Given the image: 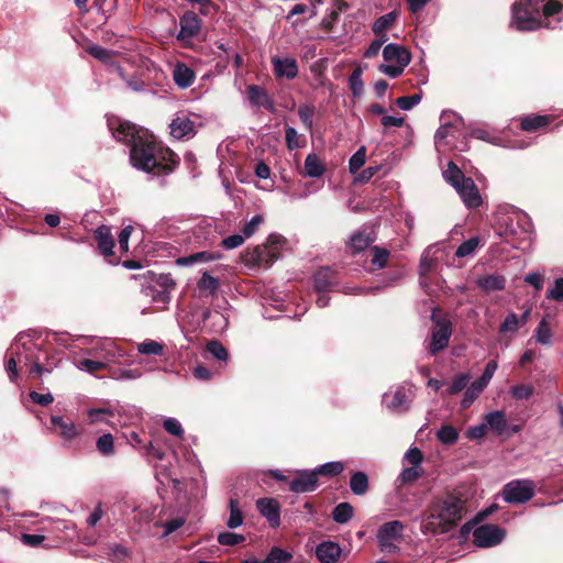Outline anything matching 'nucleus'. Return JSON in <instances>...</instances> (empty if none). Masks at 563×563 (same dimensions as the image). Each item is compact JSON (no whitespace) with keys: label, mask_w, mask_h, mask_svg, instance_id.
<instances>
[{"label":"nucleus","mask_w":563,"mask_h":563,"mask_svg":"<svg viewBox=\"0 0 563 563\" xmlns=\"http://www.w3.org/2000/svg\"><path fill=\"white\" fill-rule=\"evenodd\" d=\"M163 427L168 433L175 437L181 438L184 435L181 423L175 418H166L163 422Z\"/></svg>","instance_id":"338daca9"},{"label":"nucleus","mask_w":563,"mask_h":563,"mask_svg":"<svg viewBox=\"0 0 563 563\" xmlns=\"http://www.w3.org/2000/svg\"><path fill=\"white\" fill-rule=\"evenodd\" d=\"M208 352L219 361H227V349L219 341H210L207 345Z\"/></svg>","instance_id":"e2e57ef3"},{"label":"nucleus","mask_w":563,"mask_h":563,"mask_svg":"<svg viewBox=\"0 0 563 563\" xmlns=\"http://www.w3.org/2000/svg\"><path fill=\"white\" fill-rule=\"evenodd\" d=\"M292 555L278 547H273L267 556L264 559L265 563H288Z\"/></svg>","instance_id":"49530a36"},{"label":"nucleus","mask_w":563,"mask_h":563,"mask_svg":"<svg viewBox=\"0 0 563 563\" xmlns=\"http://www.w3.org/2000/svg\"><path fill=\"white\" fill-rule=\"evenodd\" d=\"M470 382V375L468 374H460L455 376L450 384V386L442 393V395H456L463 389H465Z\"/></svg>","instance_id":"c03bdc74"},{"label":"nucleus","mask_w":563,"mask_h":563,"mask_svg":"<svg viewBox=\"0 0 563 563\" xmlns=\"http://www.w3.org/2000/svg\"><path fill=\"white\" fill-rule=\"evenodd\" d=\"M534 339H536L537 343L542 344V345H551L552 344V332L550 330L548 322L544 319H542L539 322V324L534 331Z\"/></svg>","instance_id":"37998d69"},{"label":"nucleus","mask_w":563,"mask_h":563,"mask_svg":"<svg viewBox=\"0 0 563 563\" xmlns=\"http://www.w3.org/2000/svg\"><path fill=\"white\" fill-rule=\"evenodd\" d=\"M222 257L219 252L201 251L187 256L177 258L176 263L179 266H191L198 263H208L220 260Z\"/></svg>","instance_id":"cd10ccee"},{"label":"nucleus","mask_w":563,"mask_h":563,"mask_svg":"<svg viewBox=\"0 0 563 563\" xmlns=\"http://www.w3.org/2000/svg\"><path fill=\"white\" fill-rule=\"evenodd\" d=\"M506 536L504 529L495 525H483L473 532V542L479 548H490L499 544Z\"/></svg>","instance_id":"9d476101"},{"label":"nucleus","mask_w":563,"mask_h":563,"mask_svg":"<svg viewBox=\"0 0 563 563\" xmlns=\"http://www.w3.org/2000/svg\"><path fill=\"white\" fill-rule=\"evenodd\" d=\"M484 422L487 424V430L489 429L495 435H503L508 430L511 433H517L519 431V427H510L506 419V413L503 410H493L484 416Z\"/></svg>","instance_id":"2eb2a0df"},{"label":"nucleus","mask_w":563,"mask_h":563,"mask_svg":"<svg viewBox=\"0 0 563 563\" xmlns=\"http://www.w3.org/2000/svg\"><path fill=\"white\" fill-rule=\"evenodd\" d=\"M441 125L434 134V144L438 151L451 146L450 137H455V132L463 124V120L453 111H443L440 117Z\"/></svg>","instance_id":"39448f33"},{"label":"nucleus","mask_w":563,"mask_h":563,"mask_svg":"<svg viewBox=\"0 0 563 563\" xmlns=\"http://www.w3.org/2000/svg\"><path fill=\"white\" fill-rule=\"evenodd\" d=\"M437 437L444 444H453L459 439V432L452 426L444 424L437 431Z\"/></svg>","instance_id":"de8ad7c7"},{"label":"nucleus","mask_w":563,"mask_h":563,"mask_svg":"<svg viewBox=\"0 0 563 563\" xmlns=\"http://www.w3.org/2000/svg\"><path fill=\"white\" fill-rule=\"evenodd\" d=\"M547 298L563 301V278L559 277L554 280L553 286L548 290Z\"/></svg>","instance_id":"774afa93"},{"label":"nucleus","mask_w":563,"mask_h":563,"mask_svg":"<svg viewBox=\"0 0 563 563\" xmlns=\"http://www.w3.org/2000/svg\"><path fill=\"white\" fill-rule=\"evenodd\" d=\"M421 99H422L421 92L415 93L412 96H404V97H399L396 100V104L398 106L399 109H401L404 111H408V110L412 109L415 106L419 104Z\"/></svg>","instance_id":"13d9d810"},{"label":"nucleus","mask_w":563,"mask_h":563,"mask_svg":"<svg viewBox=\"0 0 563 563\" xmlns=\"http://www.w3.org/2000/svg\"><path fill=\"white\" fill-rule=\"evenodd\" d=\"M218 278L211 276L209 273L205 272L201 278L198 282V288L202 291H208L209 294H214L219 288Z\"/></svg>","instance_id":"8fccbe9b"},{"label":"nucleus","mask_w":563,"mask_h":563,"mask_svg":"<svg viewBox=\"0 0 563 563\" xmlns=\"http://www.w3.org/2000/svg\"><path fill=\"white\" fill-rule=\"evenodd\" d=\"M479 240L478 238L474 236L468 239L467 241L463 242L455 251L456 257H466L471 254H473L476 249L478 247Z\"/></svg>","instance_id":"5fc2aeb1"},{"label":"nucleus","mask_w":563,"mask_h":563,"mask_svg":"<svg viewBox=\"0 0 563 563\" xmlns=\"http://www.w3.org/2000/svg\"><path fill=\"white\" fill-rule=\"evenodd\" d=\"M196 78L195 71L184 63H177L173 68V79L177 87L186 89L190 87Z\"/></svg>","instance_id":"393cba45"},{"label":"nucleus","mask_w":563,"mask_h":563,"mask_svg":"<svg viewBox=\"0 0 563 563\" xmlns=\"http://www.w3.org/2000/svg\"><path fill=\"white\" fill-rule=\"evenodd\" d=\"M258 512L265 517L272 528L280 525V507L279 503L274 498H260L256 501Z\"/></svg>","instance_id":"6ab92c4d"},{"label":"nucleus","mask_w":563,"mask_h":563,"mask_svg":"<svg viewBox=\"0 0 563 563\" xmlns=\"http://www.w3.org/2000/svg\"><path fill=\"white\" fill-rule=\"evenodd\" d=\"M230 516L227 520V527L230 529L239 528L243 525L244 516L242 510L239 507V504L235 499L231 498L229 501Z\"/></svg>","instance_id":"e433bc0d"},{"label":"nucleus","mask_w":563,"mask_h":563,"mask_svg":"<svg viewBox=\"0 0 563 563\" xmlns=\"http://www.w3.org/2000/svg\"><path fill=\"white\" fill-rule=\"evenodd\" d=\"M549 124L548 115H528L521 120V128L525 131L532 132Z\"/></svg>","instance_id":"ea45409f"},{"label":"nucleus","mask_w":563,"mask_h":563,"mask_svg":"<svg viewBox=\"0 0 563 563\" xmlns=\"http://www.w3.org/2000/svg\"><path fill=\"white\" fill-rule=\"evenodd\" d=\"M96 448L103 456H111L114 454V439L111 433H104L97 439Z\"/></svg>","instance_id":"a19ab883"},{"label":"nucleus","mask_w":563,"mask_h":563,"mask_svg":"<svg viewBox=\"0 0 563 563\" xmlns=\"http://www.w3.org/2000/svg\"><path fill=\"white\" fill-rule=\"evenodd\" d=\"M109 128L112 132L113 137L119 142L128 145H133L136 140H140L144 135L140 134V131L130 122L126 121H113L109 123Z\"/></svg>","instance_id":"4468645a"},{"label":"nucleus","mask_w":563,"mask_h":563,"mask_svg":"<svg viewBox=\"0 0 563 563\" xmlns=\"http://www.w3.org/2000/svg\"><path fill=\"white\" fill-rule=\"evenodd\" d=\"M95 238L98 242V249L108 257L113 254L114 240L111 234L110 228L107 225H100L95 231Z\"/></svg>","instance_id":"bb28decb"},{"label":"nucleus","mask_w":563,"mask_h":563,"mask_svg":"<svg viewBox=\"0 0 563 563\" xmlns=\"http://www.w3.org/2000/svg\"><path fill=\"white\" fill-rule=\"evenodd\" d=\"M373 257L371 264L375 269H382L386 266L389 257V252L386 249L374 246L372 249Z\"/></svg>","instance_id":"09e8293b"},{"label":"nucleus","mask_w":563,"mask_h":563,"mask_svg":"<svg viewBox=\"0 0 563 563\" xmlns=\"http://www.w3.org/2000/svg\"><path fill=\"white\" fill-rule=\"evenodd\" d=\"M249 101L253 107L273 110L274 103L269 98L266 90L257 85H250L247 87Z\"/></svg>","instance_id":"412c9836"},{"label":"nucleus","mask_w":563,"mask_h":563,"mask_svg":"<svg viewBox=\"0 0 563 563\" xmlns=\"http://www.w3.org/2000/svg\"><path fill=\"white\" fill-rule=\"evenodd\" d=\"M164 346L154 340H145L137 345V352L144 355H162Z\"/></svg>","instance_id":"a18cd8bd"},{"label":"nucleus","mask_w":563,"mask_h":563,"mask_svg":"<svg viewBox=\"0 0 563 563\" xmlns=\"http://www.w3.org/2000/svg\"><path fill=\"white\" fill-rule=\"evenodd\" d=\"M366 157V150L364 146L360 147L349 161L350 173L355 174L364 164Z\"/></svg>","instance_id":"4d7b16f0"},{"label":"nucleus","mask_w":563,"mask_h":563,"mask_svg":"<svg viewBox=\"0 0 563 563\" xmlns=\"http://www.w3.org/2000/svg\"><path fill=\"white\" fill-rule=\"evenodd\" d=\"M88 353L108 363L114 362L119 355L117 352V346L111 340L99 341Z\"/></svg>","instance_id":"b1692460"},{"label":"nucleus","mask_w":563,"mask_h":563,"mask_svg":"<svg viewBox=\"0 0 563 563\" xmlns=\"http://www.w3.org/2000/svg\"><path fill=\"white\" fill-rule=\"evenodd\" d=\"M217 541L221 545L233 547V545H236V544H240V543L244 542L245 541V537L243 534L224 531V532H221V533L218 534Z\"/></svg>","instance_id":"864d4df0"},{"label":"nucleus","mask_w":563,"mask_h":563,"mask_svg":"<svg viewBox=\"0 0 563 563\" xmlns=\"http://www.w3.org/2000/svg\"><path fill=\"white\" fill-rule=\"evenodd\" d=\"M278 258L275 250L267 245H257L246 254V261L255 266H271Z\"/></svg>","instance_id":"a211bd4d"},{"label":"nucleus","mask_w":563,"mask_h":563,"mask_svg":"<svg viewBox=\"0 0 563 563\" xmlns=\"http://www.w3.org/2000/svg\"><path fill=\"white\" fill-rule=\"evenodd\" d=\"M519 329V318L516 313H509L499 325L500 333H515Z\"/></svg>","instance_id":"680f3d73"},{"label":"nucleus","mask_w":563,"mask_h":563,"mask_svg":"<svg viewBox=\"0 0 563 563\" xmlns=\"http://www.w3.org/2000/svg\"><path fill=\"white\" fill-rule=\"evenodd\" d=\"M510 394L518 400L529 399L533 394V388L531 385H515L510 388Z\"/></svg>","instance_id":"0e129e2a"},{"label":"nucleus","mask_w":563,"mask_h":563,"mask_svg":"<svg viewBox=\"0 0 563 563\" xmlns=\"http://www.w3.org/2000/svg\"><path fill=\"white\" fill-rule=\"evenodd\" d=\"M169 128L172 136L176 140H188L197 133L195 121L186 113H177Z\"/></svg>","instance_id":"f8f14e48"},{"label":"nucleus","mask_w":563,"mask_h":563,"mask_svg":"<svg viewBox=\"0 0 563 563\" xmlns=\"http://www.w3.org/2000/svg\"><path fill=\"white\" fill-rule=\"evenodd\" d=\"M271 63L276 79L294 80L298 76L299 67L294 57L273 56Z\"/></svg>","instance_id":"9b49d317"},{"label":"nucleus","mask_w":563,"mask_h":563,"mask_svg":"<svg viewBox=\"0 0 563 563\" xmlns=\"http://www.w3.org/2000/svg\"><path fill=\"white\" fill-rule=\"evenodd\" d=\"M344 471V464L340 461L327 462L318 466L314 472L318 475L328 477L336 476Z\"/></svg>","instance_id":"79ce46f5"},{"label":"nucleus","mask_w":563,"mask_h":563,"mask_svg":"<svg viewBox=\"0 0 563 563\" xmlns=\"http://www.w3.org/2000/svg\"><path fill=\"white\" fill-rule=\"evenodd\" d=\"M415 397V390L411 385H400L395 390L383 395L384 406L391 412H406Z\"/></svg>","instance_id":"0eeeda50"},{"label":"nucleus","mask_w":563,"mask_h":563,"mask_svg":"<svg viewBox=\"0 0 563 563\" xmlns=\"http://www.w3.org/2000/svg\"><path fill=\"white\" fill-rule=\"evenodd\" d=\"M177 40L188 42L199 34L202 22L195 12L187 11L180 16Z\"/></svg>","instance_id":"ddd939ff"},{"label":"nucleus","mask_w":563,"mask_h":563,"mask_svg":"<svg viewBox=\"0 0 563 563\" xmlns=\"http://www.w3.org/2000/svg\"><path fill=\"white\" fill-rule=\"evenodd\" d=\"M383 57L388 63H401L402 66H407L411 60L410 53L405 47L395 43H389L384 47Z\"/></svg>","instance_id":"4be33fe9"},{"label":"nucleus","mask_w":563,"mask_h":563,"mask_svg":"<svg viewBox=\"0 0 563 563\" xmlns=\"http://www.w3.org/2000/svg\"><path fill=\"white\" fill-rule=\"evenodd\" d=\"M264 223V217L262 214H255L250 221H247L242 228V234L245 239L252 238Z\"/></svg>","instance_id":"603ef678"},{"label":"nucleus","mask_w":563,"mask_h":563,"mask_svg":"<svg viewBox=\"0 0 563 563\" xmlns=\"http://www.w3.org/2000/svg\"><path fill=\"white\" fill-rule=\"evenodd\" d=\"M313 114L314 107L312 104H301L298 108V115L308 131L312 130L313 126Z\"/></svg>","instance_id":"3c124183"},{"label":"nucleus","mask_w":563,"mask_h":563,"mask_svg":"<svg viewBox=\"0 0 563 563\" xmlns=\"http://www.w3.org/2000/svg\"><path fill=\"white\" fill-rule=\"evenodd\" d=\"M559 0H516L511 7V25L519 31H534L543 26L541 16H556L561 21Z\"/></svg>","instance_id":"f03ea898"},{"label":"nucleus","mask_w":563,"mask_h":563,"mask_svg":"<svg viewBox=\"0 0 563 563\" xmlns=\"http://www.w3.org/2000/svg\"><path fill=\"white\" fill-rule=\"evenodd\" d=\"M350 488L356 496H363L368 490V477L365 472H355L350 479Z\"/></svg>","instance_id":"473e14b6"},{"label":"nucleus","mask_w":563,"mask_h":563,"mask_svg":"<svg viewBox=\"0 0 563 563\" xmlns=\"http://www.w3.org/2000/svg\"><path fill=\"white\" fill-rule=\"evenodd\" d=\"M404 525L398 521H388L377 531V542L382 552L393 554L398 551L396 544L402 537Z\"/></svg>","instance_id":"6e6552de"},{"label":"nucleus","mask_w":563,"mask_h":563,"mask_svg":"<svg viewBox=\"0 0 563 563\" xmlns=\"http://www.w3.org/2000/svg\"><path fill=\"white\" fill-rule=\"evenodd\" d=\"M486 387L479 382H473L465 390L464 396L461 400V407L467 409L472 406L476 398L484 391Z\"/></svg>","instance_id":"f704fd0d"},{"label":"nucleus","mask_w":563,"mask_h":563,"mask_svg":"<svg viewBox=\"0 0 563 563\" xmlns=\"http://www.w3.org/2000/svg\"><path fill=\"white\" fill-rule=\"evenodd\" d=\"M475 284L484 291H498L506 287V278L500 274H487L476 278Z\"/></svg>","instance_id":"a878e982"},{"label":"nucleus","mask_w":563,"mask_h":563,"mask_svg":"<svg viewBox=\"0 0 563 563\" xmlns=\"http://www.w3.org/2000/svg\"><path fill=\"white\" fill-rule=\"evenodd\" d=\"M354 514V509L349 503H340L334 507L332 511V518L336 523H346L349 522Z\"/></svg>","instance_id":"4c0bfd02"},{"label":"nucleus","mask_w":563,"mask_h":563,"mask_svg":"<svg viewBox=\"0 0 563 563\" xmlns=\"http://www.w3.org/2000/svg\"><path fill=\"white\" fill-rule=\"evenodd\" d=\"M443 177L454 189L457 188L463 180L468 178L463 175L461 169L453 162L448 164V168L443 172Z\"/></svg>","instance_id":"c9c22d12"},{"label":"nucleus","mask_w":563,"mask_h":563,"mask_svg":"<svg viewBox=\"0 0 563 563\" xmlns=\"http://www.w3.org/2000/svg\"><path fill=\"white\" fill-rule=\"evenodd\" d=\"M86 52L101 62H109L113 56V53L110 49L96 44L88 46Z\"/></svg>","instance_id":"052dcab7"},{"label":"nucleus","mask_w":563,"mask_h":563,"mask_svg":"<svg viewBox=\"0 0 563 563\" xmlns=\"http://www.w3.org/2000/svg\"><path fill=\"white\" fill-rule=\"evenodd\" d=\"M130 162L139 170L161 176L170 174L179 158L151 136L144 135L131 146Z\"/></svg>","instance_id":"f257e3e1"},{"label":"nucleus","mask_w":563,"mask_h":563,"mask_svg":"<svg viewBox=\"0 0 563 563\" xmlns=\"http://www.w3.org/2000/svg\"><path fill=\"white\" fill-rule=\"evenodd\" d=\"M466 512L465 500L455 495H446L432 503L424 527L433 533H444L456 526Z\"/></svg>","instance_id":"7ed1b4c3"},{"label":"nucleus","mask_w":563,"mask_h":563,"mask_svg":"<svg viewBox=\"0 0 563 563\" xmlns=\"http://www.w3.org/2000/svg\"><path fill=\"white\" fill-rule=\"evenodd\" d=\"M333 277L329 268H320L314 274V288L317 292H328L332 289Z\"/></svg>","instance_id":"2f4dec72"},{"label":"nucleus","mask_w":563,"mask_h":563,"mask_svg":"<svg viewBox=\"0 0 563 563\" xmlns=\"http://www.w3.org/2000/svg\"><path fill=\"white\" fill-rule=\"evenodd\" d=\"M316 555L321 563H335L341 555L339 543L323 541L316 549Z\"/></svg>","instance_id":"5701e85b"},{"label":"nucleus","mask_w":563,"mask_h":563,"mask_svg":"<svg viewBox=\"0 0 563 563\" xmlns=\"http://www.w3.org/2000/svg\"><path fill=\"white\" fill-rule=\"evenodd\" d=\"M452 335V323L446 318L435 320L434 327L431 330V341L429 344V352L435 355L438 352L444 350Z\"/></svg>","instance_id":"1a4fd4ad"},{"label":"nucleus","mask_w":563,"mask_h":563,"mask_svg":"<svg viewBox=\"0 0 563 563\" xmlns=\"http://www.w3.org/2000/svg\"><path fill=\"white\" fill-rule=\"evenodd\" d=\"M285 139H286L287 147L289 150H297V148L301 147L299 134L295 128L287 126L285 129Z\"/></svg>","instance_id":"69168bd1"},{"label":"nucleus","mask_w":563,"mask_h":563,"mask_svg":"<svg viewBox=\"0 0 563 563\" xmlns=\"http://www.w3.org/2000/svg\"><path fill=\"white\" fill-rule=\"evenodd\" d=\"M318 487L317 473L313 471H299L296 477L290 482L289 488L296 494L310 493Z\"/></svg>","instance_id":"dca6fc26"},{"label":"nucleus","mask_w":563,"mask_h":563,"mask_svg":"<svg viewBox=\"0 0 563 563\" xmlns=\"http://www.w3.org/2000/svg\"><path fill=\"white\" fill-rule=\"evenodd\" d=\"M24 335H20L16 339V351H13V354L20 364L23 363L27 365L29 363H32L36 358V356L38 355V349L32 340L26 339L24 341Z\"/></svg>","instance_id":"aec40b11"},{"label":"nucleus","mask_w":563,"mask_h":563,"mask_svg":"<svg viewBox=\"0 0 563 563\" xmlns=\"http://www.w3.org/2000/svg\"><path fill=\"white\" fill-rule=\"evenodd\" d=\"M108 362L103 360H84L77 365L78 369L93 374L107 366Z\"/></svg>","instance_id":"bf43d9fd"},{"label":"nucleus","mask_w":563,"mask_h":563,"mask_svg":"<svg viewBox=\"0 0 563 563\" xmlns=\"http://www.w3.org/2000/svg\"><path fill=\"white\" fill-rule=\"evenodd\" d=\"M397 13L395 11H391L387 14H384L379 16L372 26L373 32L376 35H386L384 32L389 29L396 21Z\"/></svg>","instance_id":"58836bf2"},{"label":"nucleus","mask_w":563,"mask_h":563,"mask_svg":"<svg viewBox=\"0 0 563 563\" xmlns=\"http://www.w3.org/2000/svg\"><path fill=\"white\" fill-rule=\"evenodd\" d=\"M374 241L375 236L371 229L360 230L351 236L349 247L352 253H358L368 247Z\"/></svg>","instance_id":"c85d7f7f"},{"label":"nucleus","mask_w":563,"mask_h":563,"mask_svg":"<svg viewBox=\"0 0 563 563\" xmlns=\"http://www.w3.org/2000/svg\"><path fill=\"white\" fill-rule=\"evenodd\" d=\"M113 417V411L109 408H93L88 410L90 423L108 422V418Z\"/></svg>","instance_id":"6e6d98bb"},{"label":"nucleus","mask_w":563,"mask_h":563,"mask_svg":"<svg viewBox=\"0 0 563 563\" xmlns=\"http://www.w3.org/2000/svg\"><path fill=\"white\" fill-rule=\"evenodd\" d=\"M536 492V484L531 479H514L507 483L501 492V497L507 504H523L529 501Z\"/></svg>","instance_id":"423d86ee"},{"label":"nucleus","mask_w":563,"mask_h":563,"mask_svg":"<svg viewBox=\"0 0 563 563\" xmlns=\"http://www.w3.org/2000/svg\"><path fill=\"white\" fill-rule=\"evenodd\" d=\"M532 224L529 217L516 209L500 207L495 212V231L505 242L521 247L530 241Z\"/></svg>","instance_id":"20e7f679"},{"label":"nucleus","mask_w":563,"mask_h":563,"mask_svg":"<svg viewBox=\"0 0 563 563\" xmlns=\"http://www.w3.org/2000/svg\"><path fill=\"white\" fill-rule=\"evenodd\" d=\"M325 172L324 164L320 161L317 154L310 153L305 159V174L310 178H319Z\"/></svg>","instance_id":"7c9ffc66"},{"label":"nucleus","mask_w":563,"mask_h":563,"mask_svg":"<svg viewBox=\"0 0 563 563\" xmlns=\"http://www.w3.org/2000/svg\"><path fill=\"white\" fill-rule=\"evenodd\" d=\"M423 475V468L418 466L405 467L396 479L397 486H404L415 483Z\"/></svg>","instance_id":"72a5a7b5"},{"label":"nucleus","mask_w":563,"mask_h":563,"mask_svg":"<svg viewBox=\"0 0 563 563\" xmlns=\"http://www.w3.org/2000/svg\"><path fill=\"white\" fill-rule=\"evenodd\" d=\"M455 190L466 208L474 209L482 205V196L472 178L463 180Z\"/></svg>","instance_id":"f3484780"},{"label":"nucleus","mask_w":563,"mask_h":563,"mask_svg":"<svg viewBox=\"0 0 563 563\" xmlns=\"http://www.w3.org/2000/svg\"><path fill=\"white\" fill-rule=\"evenodd\" d=\"M51 422L54 427L59 429L58 434L67 443L79 434L75 423L71 420L64 419L62 416H52Z\"/></svg>","instance_id":"c756f323"}]
</instances>
